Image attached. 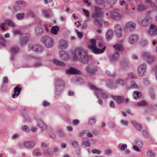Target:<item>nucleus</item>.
<instances>
[{
  "mask_svg": "<svg viewBox=\"0 0 157 157\" xmlns=\"http://www.w3.org/2000/svg\"><path fill=\"white\" fill-rule=\"evenodd\" d=\"M78 59L83 63H87L88 61V59L86 52H83V54Z\"/></svg>",
  "mask_w": 157,
  "mask_h": 157,
  "instance_id": "17",
  "label": "nucleus"
},
{
  "mask_svg": "<svg viewBox=\"0 0 157 157\" xmlns=\"http://www.w3.org/2000/svg\"><path fill=\"white\" fill-rule=\"evenodd\" d=\"M56 85L58 86H64V82L63 80L61 79H58L56 80Z\"/></svg>",
  "mask_w": 157,
  "mask_h": 157,
  "instance_id": "35",
  "label": "nucleus"
},
{
  "mask_svg": "<svg viewBox=\"0 0 157 157\" xmlns=\"http://www.w3.org/2000/svg\"><path fill=\"white\" fill-rule=\"evenodd\" d=\"M38 124L39 126L41 128L44 129L46 128V127L42 121H39L38 122Z\"/></svg>",
  "mask_w": 157,
  "mask_h": 157,
  "instance_id": "43",
  "label": "nucleus"
},
{
  "mask_svg": "<svg viewBox=\"0 0 157 157\" xmlns=\"http://www.w3.org/2000/svg\"><path fill=\"white\" fill-rule=\"evenodd\" d=\"M72 145L74 147H77L78 145V143L76 141H74L72 143Z\"/></svg>",
  "mask_w": 157,
  "mask_h": 157,
  "instance_id": "63",
  "label": "nucleus"
},
{
  "mask_svg": "<svg viewBox=\"0 0 157 157\" xmlns=\"http://www.w3.org/2000/svg\"><path fill=\"white\" fill-rule=\"evenodd\" d=\"M36 32L38 34H41L43 32V30L40 27H37L36 28Z\"/></svg>",
  "mask_w": 157,
  "mask_h": 157,
  "instance_id": "38",
  "label": "nucleus"
},
{
  "mask_svg": "<svg viewBox=\"0 0 157 157\" xmlns=\"http://www.w3.org/2000/svg\"><path fill=\"white\" fill-rule=\"evenodd\" d=\"M133 96L135 99H136L137 98H140L142 96V94L141 93L137 91H134L133 94Z\"/></svg>",
  "mask_w": 157,
  "mask_h": 157,
  "instance_id": "33",
  "label": "nucleus"
},
{
  "mask_svg": "<svg viewBox=\"0 0 157 157\" xmlns=\"http://www.w3.org/2000/svg\"><path fill=\"white\" fill-rule=\"evenodd\" d=\"M89 86L91 89L95 91L96 95L98 98L100 97L101 96L104 99H106L108 98V95L103 92L101 89L98 88L95 86L91 84H89Z\"/></svg>",
  "mask_w": 157,
  "mask_h": 157,
  "instance_id": "2",
  "label": "nucleus"
},
{
  "mask_svg": "<svg viewBox=\"0 0 157 157\" xmlns=\"http://www.w3.org/2000/svg\"><path fill=\"white\" fill-rule=\"evenodd\" d=\"M142 134L143 135L146 137H147L149 136L148 132L145 130H144L143 131Z\"/></svg>",
  "mask_w": 157,
  "mask_h": 157,
  "instance_id": "59",
  "label": "nucleus"
},
{
  "mask_svg": "<svg viewBox=\"0 0 157 157\" xmlns=\"http://www.w3.org/2000/svg\"><path fill=\"white\" fill-rule=\"evenodd\" d=\"M92 153L94 154H100L101 152V151L98 150L94 149L92 151Z\"/></svg>",
  "mask_w": 157,
  "mask_h": 157,
  "instance_id": "54",
  "label": "nucleus"
},
{
  "mask_svg": "<svg viewBox=\"0 0 157 157\" xmlns=\"http://www.w3.org/2000/svg\"><path fill=\"white\" fill-rule=\"evenodd\" d=\"M112 97L118 104L126 103L128 102L129 99L125 98L124 96H112Z\"/></svg>",
  "mask_w": 157,
  "mask_h": 157,
  "instance_id": "3",
  "label": "nucleus"
},
{
  "mask_svg": "<svg viewBox=\"0 0 157 157\" xmlns=\"http://www.w3.org/2000/svg\"><path fill=\"white\" fill-rule=\"evenodd\" d=\"M114 33L117 36L120 37L122 35V29L121 26L119 24L116 25L114 27Z\"/></svg>",
  "mask_w": 157,
  "mask_h": 157,
  "instance_id": "11",
  "label": "nucleus"
},
{
  "mask_svg": "<svg viewBox=\"0 0 157 157\" xmlns=\"http://www.w3.org/2000/svg\"><path fill=\"white\" fill-rule=\"evenodd\" d=\"M128 77L129 78H132L134 77V75L132 73H130L128 74Z\"/></svg>",
  "mask_w": 157,
  "mask_h": 157,
  "instance_id": "62",
  "label": "nucleus"
},
{
  "mask_svg": "<svg viewBox=\"0 0 157 157\" xmlns=\"http://www.w3.org/2000/svg\"><path fill=\"white\" fill-rule=\"evenodd\" d=\"M94 22L96 25L97 26H98L100 27L102 26V24L99 22V20L97 18H95L94 19Z\"/></svg>",
  "mask_w": 157,
  "mask_h": 157,
  "instance_id": "42",
  "label": "nucleus"
},
{
  "mask_svg": "<svg viewBox=\"0 0 157 157\" xmlns=\"http://www.w3.org/2000/svg\"><path fill=\"white\" fill-rule=\"evenodd\" d=\"M59 30V28L57 26L52 27L51 29V32L52 33L55 34H56L57 32Z\"/></svg>",
  "mask_w": 157,
  "mask_h": 157,
  "instance_id": "32",
  "label": "nucleus"
},
{
  "mask_svg": "<svg viewBox=\"0 0 157 157\" xmlns=\"http://www.w3.org/2000/svg\"><path fill=\"white\" fill-rule=\"evenodd\" d=\"M146 68V65L145 64H142L138 67V73L140 76H142L144 75L145 72H146L145 70Z\"/></svg>",
  "mask_w": 157,
  "mask_h": 157,
  "instance_id": "14",
  "label": "nucleus"
},
{
  "mask_svg": "<svg viewBox=\"0 0 157 157\" xmlns=\"http://www.w3.org/2000/svg\"><path fill=\"white\" fill-rule=\"evenodd\" d=\"M116 83L117 84L124 85L126 83L125 81L121 79H118L116 81Z\"/></svg>",
  "mask_w": 157,
  "mask_h": 157,
  "instance_id": "36",
  "label": "nucleus"
},
{
  "mask_svg": "<svg viewBox=\"0 0 157 157\" xmlns=\"http://www.w3.org/2000/svg\"><path fill=\"white\" fill-rule=\"evenodd\" d=\"M86 52L82 48H78L75 50L74 56L76 59H78L83 54V52Z\"/></svg>",
  "mask_w": 157,
  "mask_h": 157,
  "instance_id": "8",
  "label": "nucleus"
},
{
  "mask_svg": "<svg viewBox=\"0 0 157 157\" xmlns=\"http://www.w3.org/2000/svg\"><path fill=\"white\" fill-rule=\"evenodd\" d=\"M83 144L86 145V146H90V144L88 140H86L83 142Z\"/></svg>",
  "mask_w": 157,
  "mask_h": 157,
  "instance_id": "58",
  "label": "nucleus"
},
{
  "mask_svg": "<svg viewBox=\"0 0 157 157\" xmlns=\"http://www.w3.org/2000/svg\"><path fill=\"white\" fill-rule=\"evenodd\" d=\"M147 103L145 101H142L139 102L137 104L138 106H143L147 105Z\"/></svg>",
  "mask_w": 157,
  "mask_h": 157,
  "instance_id": "37",
  "label": "nucleus"
},
{
  "mask_svg": "<svg viewBox=\"0 0 157 157\" xmlns=\"http://www.w3.org/2000/svg\"><path fill=\"white\" fill-rule=\"evenodd\" d=\"M21 10V8L19 6H15L13 8V13H16V12L20 11Z\"/></svg>",
  "mask_w": 157,
  "mask_h": 157,
  "instance_id": "49",
  "label": "nucleus"
},
{
  "mask_svg": "<svg viewBox=\"0 0 157 157\" xmlns=\"http://www.w3.org/2000/svg\"><path fill=\"white\" fill-rule=\"evenodd\" d=\"M95 2L97 5H100L103 4L104 1L103 0H95Z\"/></svg>",
  "mask_w": 157,
  "mask_h": 157,
  "instance_id": "50",
  "label": "nucleus"
},
{
  "mask_svg": "<svg viewBox=\"0 0 157 157\" xmlns=\"http://www.w3.org/2000/svg\"><path fill=\"white\" fill-rule=\"evenodd\" d=\"M119 57V54L117 52L114 54L109 56V58L111 61H113L118 60Z\"/></svg>",
  "mask_w": 157,
  "mask_h": 157,
  "instance_id": "23",
  "label": "nucleus"
},
{
  "mask_svg": "<svg viewBox=\"0 0 157 157\" xmlns=\"http://www.w3.org/2000/svg\"><path fill=\"white\" fill-rule=\"evenodd\" d=\"M82 10L84 13L85 16L87 17H89L90 16V12L88 10H86L84 9H82Z\"/></svg>",
  "mask_w": 157,
  "mask_h": 157,
  "instance_id": "48",
  "label": "nucleus"
},
{
  "mask_svg": "<svg viewBox=\"0 0 157 157\" xmlns=\"http://www.w3.org/2000/svg\"><path fill=\"white\" fill-rule=\"evenodd\" d=\"M29 48L30 50L40 53L43 50V48L40 45L36 44H31L29 45Z\"/></svg>",
  "mask_w": 157,
  "mask_h": 157,
  "instance_id": "4",
  "label": "nucleus"
},
{
  "mask_svg": "<svg viewBox=\"0 0 157 157\" xmlns=\"http://www.w3.org/2000/svg\"><path fill=\"white\" fill-rule=\"evenodd\" d=\"M139 88V86L137 85L135 81H132L131 82L130 88L138 89Z\"/></svg>",
  "mask_w": 157,
  "mask_h": 157,
  "instance_id": "34",
  "label": "nucleus"
},
{
  "mask_svg": "<svg viewBox=\"0 0 157 157\" xmlns=\"http://www.w3.org/2000/svg\"><path fill=\"white\" fill-rule=\"evenodd\" d=\"M60 56L61 58L63 60H66L69 58L68 54L64 51L60 52Z\"/></svg>",
  "mask_w": 157,
  "mask_h": 157,
  "instance_id": "21",
  "label": "nucleus"
},
{
  "mask_svg": "<svg viewBox=\"0 0 157 157\" xmlns=\"http://www.w3.org/2000/svg\"><path fill=\"white\" fill-rule=\"evenodd\" d=\"M88 47L90 50L96 54H99V53L102 52L97 47L96 45V41L94 39H92L90 40Z\"/></svg>",
  "mask_w": 157,
  "mask_h": 157,
  "instance_id": "1",
  "label": "nucleus"
},
{
  "mask_svg": "<svg viewBox=\"0 0 157 157\" xmlns=\"http://www.w3.org/2000/svg\"><path fill=\"white\" fill-rule=\"evenodd\" d=\"M145 3L147 5L153 7L154 6V4L151 0H145Z\"/></svg>",
  "mask_w": 157,
  "mask_h": 157,
  "instance_id": "39",
  "label": "nucleus"
},
{
  "mask_svg": "<svg viewBox=\"0 0 157 157\" xmlns=\"http://www.w3.org/2000/svg\"><path fill=\"white\" fill-rule=\"evenodd\" d=\"M106 73L109 76H111L112 77H114L116 76V75L115 74H113L112 75L111 74V72L109 71H106Z\"/></svg>",
  "mask_w": 157,
  "mask_h": 157,
  "instance_id": "60",
  "label": "nucleus"
},
{
  "mask_svg": "<svg viewBox=\"0 0 157 157\" xmlns=\"http://www.w3.org/2000/svg\"><path fill=\"white\" fill-rule=\"evenodd\" d=\"M121 122L122 124L125 125H127L128 124V121L124 120H121Z\"/></svg>",
  "mask_w": 157,
  "mask_h": 157,
  "instance_id": "52",
  "label": "nucleus"
},
{
  "mask_svg": "<svg viewBox=\"0 0 157 157\" xmlns=\"http://www.w3.org/2000/svg\"><path fill=\"white\" fill-rule=\"evenodd\" d=\"M58 133L60 136H63L64 135V133H63L62 130L61 129L58 130Z\"/></svg>",
  "mask_w": 157,
  "mask_h": 157,
  "instance_id": "51",
  "label": "nucleus"
},
{
  "mask_svg": "<svg viewBox=\"0 0 157 157\" xmlns=\"http://www.w3.org/2000/svg\"><path fill=\"white\" fill-rule=\"evenodd\" d=\"M86 70L88 73L91 75H93L94 74L96 71L95 69L91 68L89 66H88L86 67Z\"/></svg>",
  "mask_w": 157,
  "mask_h": 157,
  "instance_id": "30",
  "label": "nucleus"
},
{
  "mask_svg": "<svg viewBox=\"0 0 157 157\" xmlns=\"http://www.w3.org/2000/svg\"><path fill=\"white\" fill-rule=\"evenodd\" d=\"M79 122V121L77 119L74 120L72 121L73 124L74 125H76L78 124Z\"/></svg>",
  "mask_w": 157,
  "mask_h": 157,
  "instance_id": "57",
  "label": "nucleus"
},
{
  "mask_svg": "<svg viewBox=\"0 0 157 157\" xmlns=\"http://www.w3.org/2000/svg\"><path fill=\"white\" fill-rule=\"evenodd\" d=\"M44 27L46 31L47 32H49V29L51 28V27L48 26V25H44Z\"/></svg>",
  "mask_w": 157,
  "mask_h": 157,
  "instance_id": "61",
  "label": "nucleus"
},
{
  "mask_svg": "<svg viewBox=\"0 0 157 157\" xmlns=\"http://www.w3.org/2000/svg\"><path fill=\"white\" fill-rule=\"evenodd\" d=\"M44 42L46 47L50 48L52 46L53 41L48 36L44 37Z\"/></svg>",
  "mask_w": 157,
  "mask_h": 157,
  "instance_id": "12",
  "label": "nucleus"
},
{
  "mask_svg": "<svg viewBox=\"0 0 157 157\" xmlns=\"http://www.w3.org/2000/svg\"><path fill=\"white\" fill-rule=\"evenodd\" d=\"M24 13H18L16 17L17 19L21 20L24 18Z\"/></svg>",
  "mask_w": 157,
  "mask_h": 157,
  "instance_id": "47",
  "label": "nucleus"
},
{
  "mask_svg": "<svg viewBox=\"0 0 157 157\" xmlns=\"http://www.w3.org/2000/svg\"><path fill=\"white\" fill-rule=\"evenodd\" d=\"M5 23L10 26L14 27L15 24L11 20L9 19H6L5 21Z\"/></svg>",
  "mask_w": 157,
  "mask_h": 157,
  "instance_id": "31",
  "label": "nucleus"
},
{
  "mask_svg": "<svg viewBox=\"0 0 157 157\" xmlns=\"http://www.w3.org/2000/svg\"><path fill=\"white\" fill-rule=\"evenodd\" d=\"M66 72L67 74H80L81 72L79 70H78L75 68H70L66 71Z\"/></svg>",
  "mask_w": 157,
  "mask_h": 157,
  "instance_id": "18",
  "label": "nucleus"
},
{
  "mask_svg": "<svg viewBox=\"0 0 157 157\" xmlns=\"http://www.w3.org/2000/svg\"><path fill=\"white\" fill-rule=\"evenodd\" d=\"M116 1V0H107L108 3L111 5L114 4Z\"/></svg>",
  "mask_w": 157,
  "mask_h": 157,
  "instance_id": "53",
  "label": "nucleus"
},
{
  "mask_svg": "<svg viewBox=\"0 0 157 157\" xmlns=\"http://www.w3.org/2000/svg\"><path fill=\"white\" fill-rule=\"evenodd\" d=\"M95 12L92 14V17L93 18H96L102 16L103 12L101 9L97 6H95Z\"/></svg>",
  "mask_w": 157,
  "mask_h": 157,
  "instance_id": "7",
  "label": "nucleus"
},
{
  "mask_svg": "<svg viewBox=\"0 0 157 157\" xmlns=\"http://www.w3.org/2000/svg\"><path fill=\"white\" fill-rule=\"evenodd\" d=\"M143 58L147 60L149 63H151L154 61L153 57L147 52H144L143 54Z\"/></svg>",
  "mask_w": 157,
  "mask_h": 157,
  "instance_id": "15",
  "label": "nucleus"
},
{
  "mask_svg": "<svg viewBox=\"0 0 157 157\" xmlns=\"http://www.w3.org/2000/svg\"><path fill=\"white\" fill-rule=\"evenodd\" d=\"M52 61L54 64L58 66H64L65 65L63 62L56 59H53Z\"/></svg>",
  "mask_w": 157,
  "mask_h": 157,
  "instance_id": "28",
  "label": "nucleus"
},
{
  "mask_svg": "<svg viewBox=\"0 0 157 157\" xmlns=\"http://www.w3.org/2000/svg\"><path fill=\"white\" fill-rule=\"evenodd\" d=\"M147 155L148 156L151 157H154L155 156V154L151 150L148 151L147 152Z\"/></svg>",
  "mask_w": 157,
  "mask_h": 157,
  "instance_id": "46",
  "label": "nucleus"
},
{
  "mask_svg": "<svg viewBox=\"0 0 157 157\" xmlns=\"http://www.w3.org/2000/svg\"><path fill=\"white\" fill-rule=\"evenodd\" d=\"M113 47L119 51H122L124 49L123 45L121 44H117L113 45Z\"/></svg>",
  "mask_w": 157,
  "mask_h": 157,
  "instance_id": "27",
  "label": "nucleus"
},
{
  "mask_svg": "<svg viewBox=\"0 0 157 157\" xmlns=\"http://www.w3.org/2000/svg\"><path fill=\"white\" fill-rule=\"evenodd\" d=\"M98 46L100 48L99 49L101 50V51H102V52L99 53V54L101 53L104 52L106 48V47L104 45V43L100 42L98 44Z\"/></svg>",
  "mask_w": 157,
  "mask_h": 157,
  "instance_id": "26",
  "label": "nucleus"
},
{
  "mask_svg": "<svg viewBox=\"0 0 157 157\" xmlns=\"http://www.w3.org/2000/svg\"><path fill=\"white\" fill-rule=\"evenodd\" d=\"M96 122V119L94 117L90 118L89 121V123L91 125L94 124Z\"/></svg>",
  "mask_w": 157,
  "mask_h": 157,
  "instance_id": "41",
  "label": "nucleus"
},
{
  "mask_svg": "<svg viewBox=\"0 0 157 157\" xmlns=\"http://www.w3.org/2000/svg\"><path fill=\"white\" fill-rule=\"evenodd\" d=\"M22 129L26 132H28L30 131V129L28 126L26 125H24L22 127Z\"/></svg>",
  "mask_w": 157,
  "mask_h": 157,
  "instance_id": "44",
  "label": "nucleus"
},
{
  "mask_svg": "<svg viewBox=\"0 0 157 157\" xmlns=\"http://www.w3.org/2000/svg\"><path fill=\"white\" fill-rule=\"evenodd\" d=\"M113 34L112 31L111 30H109L107 33L106 34V37L107 39L108 40H110L113 36Z\"/></svg>",
  "mask_w": 157,
  "mask_h": 157,
  "instance_id": "29",
  "label": "nucleus"
},
{
  "mask_svg": "<svg viewBox=\"0 0 157 157\" xmlns=\"http://www.w3.org/2000/svg\"><path fill=\"white\" fill-rule=\"evenodd\" d=\"M138 40V36L136 35H133L130 37L129 42L130 44H133L136 43L137 41Z\"/></svg>",
  "mask_w": 157,
  "mask_h": 157,
  "instance_id": "20",
  "label": "nucleus"
},
{
  "mask_svg": "<svg viewBox=\"0 0 157 157\" xmlns=\"http://www.w3.org/2000/svg\"><path fill=\"white\" fill-rule=\"evenodd\" d=\"M22 87L19 85H18L14 88V93L12 95V97L13 98H15L17 97L19 95L21 90Z\"/></svg>",
  "mask_w": 157,
  "mask_h": 157,
  "instance_id": "16",
  "label": "nucleus"
},
{
  "mask_svg": "<svg viewBox=\"0 0 157 157\" xmlns=\"http://www.w3.org/2000/svg\"><path fill=\"white\" fill-rule=\"evenodd\" d=\"M132 123L135 128L138 130H140L142 128V125L135 121H132Z\"/></svg>",
  "mask_w": 157,
  "mask_h": 157,
  "instance_id": "24",
  "label": "nucleus"
},
{
  "mask_svg": "<svg viewBox=\"0 0 157 157\" xmlns=\"http://www.w3.org/2000/svg\"><path fill=\"white\" fill-rule=\"evenodd\" d=\"M147 33L151 36L157 35V26L154 24H151Z\"/></svg>",
  "mask_w": 157,
  "mask_h": 157,
  "instance_id": "5",
  "label": "nucleus"
},
{
  "mask_svg": "<svg viewBox=\"0 0 157 157\" xmlns=\"http://www.w3.org/2000/svg\"><path fill=\"white\" fill-rule=\"evenodd\" d=\"M75 32L77 34L79 38H81L83 36V34L82 33L79 32L77 29L75 30Z\"/></svg>",
  "mask_w": 157,
  "mask_h": 157,
  "instance_id": "45",
  "label": "nucleus"
},
{
  "mask_svg": "<svg viewBox=\"0 0 157 157\" xmlns=\"http://www.w3.org/2000/svg\"><path fill=\"white\" fill-rule=\"evenodd\" d=\"M146 9V7L142 4H140L138 6L137 10L139 11H141L144 10Z\"/></svg>",
  "mask_w": 157,
  "mask_h": 157,
  "instance_id": "40",
  "label": "nucleus"
},
{
  "mask_svg": "<svg viewBox=\"0 0 157 157\" xmlns=\"http://www.w3.org/2000/svg\"><path fill=\"white\" fill-rule=\"evenodd\" d=\"M111 16L113 18L116 20H119L122 17V15L120 13L118 9L114 10L111 12Z\"/></svg>",
  "mask_w": 157,
  "mask_h": 157,
  "instance_id": "6",
  "label": "nucleus"
},
{
  "mask_svg": "<svg viewBox=\"0 0 157 157\" xmlns=\"http://www.w3.org/2000/svg\"><path fill=\"white\" fill-rule=\"evenodd\" d=\"M127 146L126 144L123 145L121 147V149L122 150H124L127 148Z\"/></svg>",
  "mask_w": 157,
  "mask_h": 157,
  "instance_id": "64",
  "label": "nucleus"
},
{
  "mask_svg": "<svg viewBox=\"0 0 157 157\" xmlns=\"http://www.w3.org/2000/svg\"><path fill=\"white\" fill-rule=\"evenodd\" d=\"M124 28L127 31H132L136 28V24L132 21L128 22L125 24Z\"/></svg>",
  "mask_w": 157,
  "mask_h": 157,
  "instance_id": "9",
  "label": "nucleus"
},
{
  "mask_svg": "<svg viewBox=\"0 0 157 157\" xmlns=\"http://www.w3.org/2000/svg\"><path fill=\"white\" fill-rule=\"evenodd\" d=\"M35 143L34 141L25 142L24 143V145L26 147L31 148L33 147Z\"/></svg>",
  "mask_w": 157,
  "mask_h": 157,
  "instance_id": "22",
  "label": "nucleus"
},
{
  "mask_svg": "<svg viewBox=\"0 0 157 157\" xmlns=\"http://www.w3.org/2000/svg\"><path fill=\"white\" fill-rule=\"evenodd\" d=\"M10 51L12 54H15L19 51V48L17 46H13L11 48Z\"/></svg>",
  "mask_w": 157,
  "mask_h": 157,
  "instance_id": "25",
  "label": "nucleus"
},
{
  "mask_svg": "<svg viewBox=\"0 0 157 157\" xmlns=\"http://www.w3.org/2000/svg\"><path fill=\"white\" fill-rule=\"evenodd\" d=\"M152 19L149 17H146L141 21L142 25L144 27L148 26L151 24H152Z\"/></svg>",
  "mask_w": 157,
  "mask_h": 157,
  "instance_id": "10",
  "label": "nucleus"
},
{
  "mask_svg": "<svg viewBox=\"0 0 157 157\" xmlns=\"http://www.w3.org/2000/svg\"><path fill=\"white\" fill-rule=\"evenodd\" d=\"M5 23H2L1 24L0 27L2 29V30L3 31H5L6 30V29L5 28Z\"/></svg>",
  "mask_w": 157,
  "mask_h": 157,
  "instance_id": "56",
  "label": "nucleus"
},
{
  "mask_svg": "<svg viewBox=\"0 0 157 157\" xmlns=\"http://www.w3.org/2000/svg\"><path fill=\"white\" fill-rule=\"evenodd\" d=\"M3 82L4 83H7L8 82V78L7 76L3 77Z\"/></svg>",
  "mask_w": 157,
  "mask_h": 157,
  "instance_id": "55",
  "label": "nucleus"
},
{
  "mask_svg": "<svg viewBox=\"0 0 157 157\" xmlns=\"http://www.w3.org/2000/svg\"><path fill=\"white\" fill-rule=\"evenodd\" d=\"M67 42L65 40H61L59 41V45L58 47L60 49L67 48Z\"/></svg>",
  "mask_w": 157,
  "mask_h": 157,
  "instance_id": "19",
  "label": "nucleus"
},
{
  "mask_svg": "<svg viewBox=\"0 0 157 157\" xmlns=\"http://www.w3.org/2000/svg\"><path fill=\"white\" fill-rule=\"evenodd\" d=\"M30 36L29 34H22L21 36L20 44L22 45L27 43Z\"/></svg>",
  "mask_w": 157,
  "mask_h": 157,
  "instance_id": "13",
  "label": "nucleus"
}]
</instances>
